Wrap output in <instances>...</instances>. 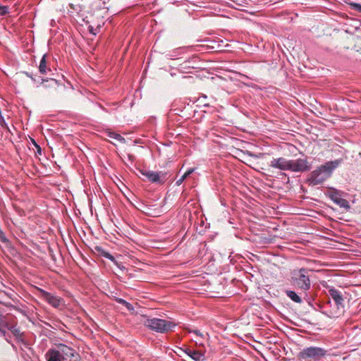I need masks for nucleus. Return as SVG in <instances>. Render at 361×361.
<instances>
[{
	"instance_id": "17",
	"label": "nucleus",
	"mask_w": 361,
	"mask_h": 361,
	"mask_svg": "<svg viewBox=\"0 0 361 361\" xmlns=\"http://www.w3.org/2000/svg\"><path fill=\"white\" fill-rule=\"evenodd\" d=\"M94 250H95V252H97L98 255L104 257L109 259L114 264H116L117 262H116L115 257L112 255H111L109 252L106 251L104 249H103L102 247L96 246L94 247Z\"/></svg>"
},
{
	"instance_id": "8",
	"label": "nucleus",
	"mask_w": 361,
	"mask_h": 361,
	"mask_svg": "<svg viewBox=\"0 0 361 361\" xmlns=\"http://www.w3.org/2000/svg\"><path fill=\"white\" fill-rule=\"evenodd\" d=\"M311 165L308 163L307 159H298L295 160L288 161V170L293 172H304L309 171Z\"/></svg>"
},
{
	"instance_id": "11",
	"label": "nucleus",
	"mask_w": 361,
	"mask_h": 361,
	"mask_svg": "<svg viewBox=\"0 0 361 361\" xmlns=\"http://www.w3.org/2000/svg\"><path fill=\"white\" fill-rule=\"evenodd\" d=\"M180 350L184 352L195 361H204L205 360L204 353L200 350H192L189 348L185 349L180 348Z\"/></svg>"
},
{
	"instance_id": "20",
	"label": "nucleus",
	"mask_w": 361,
	"mask_h": 361,
	"mask_svg": "<svg viewBox=\"0 0 361 361\" xmlns=\"http://www.w3.org/2000/svg\"><path fill=\"white\" fill-rule=\"evenodd\" d=\"M114 300L115 301H116L118 303L121 304L123 306H125L128 310H129V311L134 310V307L133 306V305L130 304V302H127L126 300H125L122 298H117L116 296L114 297Z\"/></svg>"
},
{
	"instance_id": "28",
	"label": "nucleus",
	"mask_w": 361,
	"mask_h": 361,
	"mask_svg": "<svg viewBox=\"0 0 361 361\" xmlns=\"http://www.w3.org/2000/svg\"><path fill=\"white\" fill-rule=\"evenodd\" d=\"M25 75H26L27 77L30 78L33 81H35V78H33V77H32V75L30 73H27V72H25Z\"/></svg>"
},
{
	"instance_id": "21",
	"label": "nucleus",
	"mask_w": 361,
	"mask_h": 361,
	"mask_svg": "<svg viewBox=\"0 0 361 361\" xmlns=\"http://www.w3.org/2000/svg\"><path fill=\"white\" fill-rule=\"evenodd\" d=\"M107 135L109 137L115 139L121 143L126 142V139L123 136H121L120 134L116 133L115 132H109Z\"/></svg>"
},
{
	"instance_id": "7",
	"label": "nucleus",
	"mask_w": 361,
	"mask_h": 361,
	"mask_svg": "<svg viewBox=\"0 0 361 361\" xmlns=\"http://www.w3.org/2000/svg\"><path fill=\"white\" fill-rule=\"evenodd\" d=\"M39 297L48 302L54 308H59L64 305V300L62 298L52 295L42 288H38Z\"/></svg>"
},
{
	"instance_id": "26",
	"label": "nucleus",
	"mask_w": 361,
	"mask_h": 361,
	"mask_svg": "<svg viewBox=\"0 0 361 361\" xmlns=\"http://www.w3.org/2000/svg\"><path fill=\"white\" fill-rule=\"evenodd\" d=\"M186 178L183 175L178 180H176V184L177 185H180L185 179Z\"/></svg>"
},
{
	"instance_id": "12",
	"label": "nucleus",
	"mask_w": 361,
	"mask_h": 361,
	"mask_svg": "<svg viewBox=\"0 0 361 361\" xmlns=\"http://www.w3.org/2000/svg\"><path fill=\"white\" fill-rule=\"evenodd\" d=\"M57 349L51 348L45 354L47 361H64L65 358L59 353Z\"/></svg>"
},
{
	"instance_id": "18",
	"label": "nucleus",
	"mask_w": 361,
	"mask_h": 361,
	"mask_svg": "<svg viewBox=\"0 0 361 361\" xmlns=\"http://www.w3.org/2000/svg\"><path fill=\"white\" fill-rule=\"evenodd\" d=\"M286 295L293 302L296 303H302V298L298 295L294 290H286Z\"/></svg>"
},
{
	"instance_id": "19",
	"label": "nucleus",
	"mask_w": 361,
	"mask_h": 361,
	"mask_svg": "<svg viewBox=\"0 0 361 361\" xmlns=\"http://www.w3.org/2000/svg\"><path fill=\"white\" fill-rule=\"evenodd\" d=\"M185 50V47H178L169 51L167 56L171 59H177L180 54H183Z\"/></svg>"
},
{
	"instance_id": "23",
	"label": "nucleus",
	"mask_w": 361,
	"mask_h": 361,
	"mask_svg": "<svg viewBox=\"0 0 361 361\" xmlns=\"http://www.w3.org/2000/svg\"><path fill=\"white\" fill-rule=\"evenodd\" d=\"M49 82V86L54 87L58 85L57 80L54 79H50V80H44L43 78H41V83H44V82Z\"/></svg>"
},
{
	"instance_id": "22",
	"label": "nucleus",
	"mask_w": 361,
	"mask_h": 361,
	"mask_svg": "<svg viewBox=\"0 0 361 361\" xmlns=\"http://www.w3.org/2000/svg\"><path fill=\"white\" fill-rule=\"evenodd\" d=\"M348 4L352 10L361 13V4L350 2Z\"/></svg>"
},
{
	"instance_id": "30",
	"label": "nucleus",
	"mask_w": 361,
	"mask_h": 361,
	"mask_svg": "<svg viewBox=\"0 0 361 361\" xmlns=\"http://www.w3.org/2000/svg\"><path fill=\"white\" fill-rule=\"evenodd\" d=\"M37 147H38V149H39V151H40V150H41V148H40L38 145H37Z\"/></svg>"
},
{
	"instance_id": "27",
	"label": "nucleus",
	"mask_w": 361,
	"mask_h": 361,
	"mask_svg": "<svg viewBox=\"0 0 361 361\" xmlns=\"http://www.w3.org/2000/svg\"><path fill=\"white\" fill-rule=\"evenodd\" d=\"M194 171V169H189L184 174L183 176L187 178L188 177L191 173H192Z\"/></svg>"
},
{
	"instance_id": "2",
	"label": "nucleus",
	"mask_w": 361,
	"mask_h": 361,
	"mask_svg": "<svg viewBox=\"0 0 361 361\" xmlns=\"http://www.w3.org/2000/svg\"><path fill=\"white\" fill-rule=\"evenodd\" d=\"M312 269L307 268H300L295 269L291 273V283L297 289L305 293L304 298L308 303H310L311 300L306 293L311 288V273Z\"/></svg>"
},
{
	"instance_id": "9",
	"label": "nucleus",
	"mask_w": 361,
	"mask_h": 361,
	"mask_svg": "<svg viewBox=\"0 0 361 361\" xmlns=\"http://www.w3.org/2000/svg\"><path fill=\"white\" fill-rule=\"evenodd\" d=\"M329 198L336 204H338L340 207L349 209L350 205L348 202L341 197L338 191L334 190L329 194Z\"/></svg>"
},
{
	"instance_id": "25",
	"label": "nucleus",
	"mask_w": 361,
	"mask_h": 361,
	"mask_svg": "<svg viewBox=\"0 0 361 361\" xmlns=\"http://www.w3.org/2000/svg\"><path fill=\"white\" fill-rule=\"evenodd\" d=\"M6 329H7L6 327L0 328V334L1 336H3L8 342H9V341L6 338L7 334Z\"/></svg>"
},
{
	"instance_id": "3",
	"label": "nucleus",
	"mask_w": 361,
	"mask_h": 361,
	"mask_svg": "<svg viewBox=\"0 0 361 361\" xmlns=\"http://www.w3.org/2000/svg\"><path fill=\"white\" fill-rule=\"evenodd\" d=\"M329 294L334 302L336 309L332 308L329 310H324L322 314L329 318H337L344 312V298L341 292L335 288L329 290Z\"/></svg>"
},
{
	"instance_id": "13",
	"label": "nucleus",
	"mask_w": 361,
	"mask_h": 361,
	"mask_svg": "<svg viewBox=\"0 0 361 361\" xmlns=\"http://www.w3.org/2000/svg\"><path fill=\"white\" fill-rule=\"evenodd\" d=\"M57 350L60 351V354L66 359V357H71L74 356L75 350L63 343H59L57 345Z\"/></svg>"
},
{
	"instance_id": "29",
	"label": "nucleus",
	"mask_w": 361,
	"mask_h": 361,
	"mask_svg": "<svg viewBox=\"0 0 361 361\" xmlns=\"http://www.w3.org/2000/svg\"><path fill=\"white\" fill-rule=\"evenodd\" d=\"M128 158H129V159L133 160V159L134 158V157H133V155H132V154H128Z\"/></svg>"
},
{
	"instance_id": "4",
	"label": "nucleus",
	"mask_w": 361,
	"mask_h": 361,
	"mask_svg": "<svg viewBox=\"0 0 361 361\" xmlns=\"http://www.w3.org/2000/svg\"><path fill=\"white\" fill-rule=\"evenodd\" d=\"M144 325L152 331L166 334L175 328L177 324L169 320L153 317L147 318L145 321Z\"/></svg>"
},
{
	"instance_id": "31",
	"label": "nucleus",
	"mask_w": 361,
	"mask_h": 361,
	"mask_svg": "<svg viewBox=\"0 0 361 361\" xmlns=\"http://www.w3.org/2000/svg\"><path fill=\"white\" fill-rule=\"evenodd\" d=\"M195 333L196 334H198V331H195Z\"/></svg>"
},
{
	"instance_id": "14",
	"label": "nucleus",
	"mask_w": 361,
	"mask_h": 361,
	"mask_svg": "<svg viewBox=\"0 0 361 361\" xmlns=\"http://www.w3.org/2000/svg\"><path fill=\"white\" fill-rule=\"evenodd\" d=\"M16 326L17 321L16 317H14L13 319L10 322L8 326L7 327V329L11 331L13 336L16 337L18 339H22L23 334L20 332V329Z\"/></svg>"
},
{
	"instance_id": "1",
	"label": "nucleus",
	"mask_w": 361,
	"mask_h": 361,
	"mask_svg": "<svg viewBox=\"0 0 361 361\" xmlns=\"http://www.w3.org/2000/svg\"><path fill=\"white\" fill-rule=\"evenodd\" d=\"M342 163V159H336L325 163L312 171L307 178L309 185L315 186L323 183L329 178L334 169Z\"/></svg>"
},
{
	"instance_id": "6",
	"label": "nucleus",
	"mask_w": 361,
	"mask_h": 361,
	"mask_svg": "<svg viewBox=\"0 0 361 361\" xmlns=\"http://www.w3.org/2000/svg\"><path fill=\"white\" fill-rule=\"evenodd\" d=\"M326 350L322 348L311 346L304 348L299 353V357L306 361H319L325 356Z\"/></svg>"
},
{
	"instance_id": "24",
	"label": "nucleus",
	"mask_w": 361,
	"mask_h": 361,
	"mask_svg": "<svg viewBox=\"0 0 361 361\" xmlns=\"http://www.w3.org/2000/svg\"><path fill=\"white\" fill-rule=\"evenodd\" d=\"M8 13V7L0 5V15L5 16Z\"/></svg>"
},
{
	"instance_id": "10",
	"label": "nucleus",
	"mask_w": 361,
	"mask_h": 361,
	"mask_svg": "<svg viewBox=\"0 0 361 361\" xmlns=\"http://www.w3.org/2000/svg\"><path fill=\"white\" fill-rule=\"evenodd\" d=\"M288 161L286 158L279 157L277 159H273L269 164V166L274 169H278L282 171L288 170Z\"/></svg>"
},
{
	"instance_id": "16",
	"label": "nucleus",
	"mask_w": 361,
	"mask_h": 361,
	"mask_svg": "<svg viewBox=\"0 0 361 361\" xmlns=\"http://www.w3.org/2000/svg\"><path fill=\"white\" fill-rule=\"evenodd\" d=\"M14 316L11 314H4L0 310V328L8 327Z\"/></svg>"
},
{
	"instance_id": "5",
	"label": "nucleus",
	"mask_w": 361,
	"mask_h": 361,
	"mask_svg": "<svg viewBox=\"0 0 361 361\" xmlns=\"http://www.w3.org/2000/svg\"><path fill=\"white\" fill-rule=\"evenodd\" d=\"M138 171L145 176L149 182L161 185H164L170 176L169 172L163 171H154L149 169H140Z\"/></svg>"
},
{
	"instance_id": "15",
	"label": "nucleus",
	"mask_w": 361,
	"mask_h": 361,
	"mask_svg": "<svg viewBox=\"0 0 361 361\" xmlns=\"http://www.w3.org/2000/svg\"><path fill=\"white\" fill-rule=\"evenodd\" d=\"M47 54H44L42 57L39 65V72L41 74L45 75L48 72L51 71V68L47 65Z\"/></svg>"
}]
</instances>
